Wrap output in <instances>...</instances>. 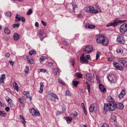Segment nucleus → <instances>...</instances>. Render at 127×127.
Segmentation results:
<instances>
[{"instance_id":"62","label":"nucleus","mask_w":127,"mask_h":127,"mask_svg":"<svg viewBox=\"0 0 127 127\" xmlns=\"http://www.w3.org/2000/svg\"><path fill=\"white\" fill-rule=\"evenodd\" d=\"M35 26L37 27H38L39 26V24L38 22H36L35 23Z\"/></svg>"},{"instance_id":"2","label":"nucleus","mask_w":127,"mask_h":127,"mask_svg":"<svg viewBox=\"0 0 127 127\" xmlns=\"http://www.w3.org/2000/svg\"><path fill=\"white\" fill-rule=\"evenodd\" d=\"M85 10L86 12L92 13L96 14L99 12L98 10L95 9L92 6L87 7Z\"/></svg>"},{"instance_id":"34","label":"nucleus","mask_w":127,"mask_h":127,"mask_svg":"<svg viewBox=\"0 0 127 127\" xmlns=\"http://www.w3.org/2000/svg\"><path fill=\"white\" fill-rule=\"evenodd\" d=\"M5 99H6V101L8 103V102H12V101L11 99L8 97H6Z\"/></svg>"},{"instance_id":"51","label":"nucleus","mask_w":127,"mask_h":127,"mask_svg":"<svg viewBox=\"0 0 127 127\" xmlns=\"http://www.w3.org/2000/svg\"><path fill=\"white\" fill-rule=\"evenodd\" d=\"M41 23L44 26H46L47 25L46 23L45 22L43 21H41Z\"/></svg>"},{"instance_id":"27","label":"nucleus","mask_w":127,"mask_h":127,"mask_svg":"<svg viewBox=\"0 0 127 127\" xmlns=\"http://www.w3.org/2000/svg\"><path fill=\"white\" fill-rule=\"evenodd\" d=\"M62 112L63 113L64 112L66 111V106L64 104H63L62 106Z\"/></svg>"},{"instance_id":"26","label":"nucleus","mask_w":127,"mask_h":127,"mask_svg":"<svg viewBox=\"0 0 127 127\" xmlns=\"http://www.w3.org/2000/svg\"><path fill=\"white\" fill-rule=\"evenodd\" d=\"M59 70L57 68H54L53 70V73L54 74L56 75L57 74V72H59Z\"/></svg>"},{"instance_id":"53","label":"nucleus","mask_w":127,"mask_h":127,"mask_svg":"<svg viewBox=\"0 0 127 127\" xmlns=\"http://www.w3.org/2000/svg\"><path fill=\"white\" fill-rule=\"evenodd\" d=\"M63 44L65 45H68V43L66 41L64 40L63 41Z\"/></svg>"},{"instance_id":"9","label":"nucleus","mask_w":127,"mask_h":127,"mask_svg":"<svg viewBox=\"0 0 127 127\" xmlns=\"http://www.w3.org/2000/svg\"><path fill=\"white\" fill-rule=\"evenodd\" d=\"M108 78L109 80L113 83H115L117 82V78L116 76L113 75L111 74L108 75Z\"/></svg>"},{"instance_id":"28","label":"nucleus","mask_w":127,"mask_h":127,"mask_svg":"<svg viewBox=\"0 0 127 127\" xmlns=\"http://www.w3.org/2000/svg\"><path fill=\"white\" fill-rule=\"evenodd\" d=\"M79 84V82L77 81H72V84L73 86H74L75 87H76L78 84Z\"/></svg>"},{"instance_id":"19","label":"nucleus","mask_w":127,"mask_h":127,"mask_svg":"<svg viewBox=\"0 0 127 127\" xmlns=\"http://www.w3.org/2000/svg\"><path fill=\"white\" fill-rule=\"evenodd\" d=\"M13 85L15 89L16 90L17 92H18L19 89L17 83L15 82H13Z\"/></svg>"},{"instance_id":"25","label":"nucleus","mask_w":127,"mask_h":127,"mask_svg":"<svg viewBox=\"0 0 127 127\" xmlns=\"http://www.w3.org/2000/svg\"><path fill=\"white\" fill-rule=\"evenodd\" d=\"M4 32L7 34H9L10 33V31L8 29V28L7 27L5 28L4 29Z\"/></svg>"},{"instance_id":"35","label":"nucleus","mask_w":127,"mask_h":127,"mask_svg":"<svg viewBox=\"0 0 127 127\" xmlns=\"http://www.w3.org/2000/svg\"><path fill=\"white\" fill-rule=\"evenodd\" d=\"M18 15L17 14H16L15 17V21L16 22L19 21L21 20V18L18 17Z\"/></svg>"},{"instance_id":"31","label":"nucleus","mask_w":127,"mask_h":127,"mask_svg":"<svg viewBox=\"0 0 127 127\" xmlns=\"http://www.w3.org/2000/svg\"><path fill=\"white\" fill-rule=\"evenodd\" d=\"M50 95L52 96L54 98L56 99H57L58 100L59 99L58 96L54 94L51 93L50 94Z\"/></svg>"},{"instance_id":"64","label":"nucleus","mask_w":127,"mask_h":127,"mask_svg":"<svg viewBox=\"0 0 127 127\" xmlns=\"http://www.w3.org/2000/svg\"><path fill=\"white\" fill-rule=\"evenodd\" d=\"M102 127H108L106 124H104Z\"/></svg>"},{"instance_id":"21","label":"nucleus","mask_w":127,"mask_h":127,"mask_svg":"<svg viewBox=\"0 0 127 127\" xmlns=\"http://www.w3.org/2000/svg\"><path fill=\"white\" fill-rule=\"evenodd\" d=\"M6 115V113L5 111H2L0 110V116L2 117L5 116Z\"/></svg>"},{"instance_id":"8","label":"nucleus","mask_w":127,"mask_h":127,"mask_svg":"<svg viewBox=\"0 0 127 127\" xmlns=\"http://www.w3.org/2000/svg\"><path fill=\"white\" fill-rule=\"evenodd\" d=\"M114 67H115L117 70H119L120 71L123 70V67L119 63L113 62V63Z\"/></svg>"},{"instance_id":"49","label":"nucleus","mask_w":127,"mask_h":127,"mask_svg":"<svg viewBox=\"0 0 127 127\" xmlns=\"http://www.w3.org/2000/svg\"><path fill=\"white\" fill-rule=\"evenodd\" d=\"M53 63L51 62H48V66L51 67L53 65Z\"/></svg>"},{"instance_id":"50","label":"nucleus","mask_w":127,"mask_h":127,"mask_svg":"<svg viewBox=\"0 0 127 127\" xmlns=\"http://www.w3.org/2000/svg\"><path fill=\"white\" fill-rule=\"evenodd\" d=\"M21 120L22 121V122L23 123L24 125H25L26 123V122L24 118L23 119H22Z\"/></svg>"},{"instance_id":"56","label":"nucleus","mask_w":127,"mask_h":127,"mask_svg":"<svg viewBox=\"0 0 127 127\" xmlns=\"http://www.w3.org/2000/svg\"><path fill=\"white\" fill-rule=\"evenodd\" d=\"M29 92L27 91H24L23 92V94L24 95H26L27 94H29Z\"/></svg>"},{"instance_id":"40","label":"nucleus","mask_w":127,"mask_h":127,"mask_svg":"<svg viewBox=\"0 0 127 127\" xmlns=\"http://www.w3.org/2000/svg\"><path fill=\"white\" fill-rule=\"evenodd\" d=\"M32 12V9H30L27 12V15H29L31 14Z\"/></svg>"},{"instance_id":"38","label":"nucleus","mask_w":127,"mask_h":127,"mask_svg":"<svg viewBox=\"0 0 127 127\" xmlns=\"http://www.w3.org/2000/svg\"><path fill=\"white\" fill-rule=\"evenodd\" d=\"M118 62L123 64V65L124 64H125L126 61L125 60H118Z\"/></svg>"},{"instance_id":"54","label":"nucleus","mask_w":127,"mask_h":127,"mask_svg":"<svg viewBox=\"0 0 127 127\" xmlns=\"http://www.w3.org/2000/svg\"><path fill=\"white\" fill-rule=\"evenodd\" d=\"M46 70L44 69H40L39 72H46Z\"/></svg>"},{"instance_id":"23","label":"nucleus","mask_w":127,"mask_h":127,"mask_svg":"<svg viewBox=\"0 0 127 127\" xmlns=\"http://www.w3.org/2000/svg\"><path fill=\"white\" fill-rule=\"evenodd\" d=\"M40 90L39 92V93H41L43 91V87L44 86V85L42 82H41L40 83Z\"/></svg>"},{"instance_id":"46","label":"nucleus","mask_w":127,"mask_h":127,"mask_svg":"<svg viewBox=\"0 0 127 127\" xmlns=\"http://www.w3.org/2000/svg\"><path fill=\"white\" fill-rule=\"evenodd\" d=\"M44 33V31L43 30H41L40 31L39 34L40 35H42Z\"/></svg>"},{"instance_id":"10","label":"nucleus","mask_w":127,"mask_h":127,"mask_svg":"<svg viewBox=\"0 0 127 127\" xmlns=\"http://www.w3.org/2000/svg\"><path fill=\"white\" fill-rule=\"evenodd\" d=\"M31 111L30 110V111L31 112L33 115L34 117H36L37 116H39L40 114L37 110H35L33 108H32V109H31Z\"/></svg>"},{"instance_id":"59","label":"nucleus","mask_w":127,"mask_h":127,"mask_svg":"<svg viewBox=\"0 0 127 127\" xmlns=\"http://www.w3.org/2000/svg\"><path fill=\"white\" fill-rule=\"evenodd\" d=\"M5 110L7 112H8L10 110V109L9 108L7 107L5 108Z\"/></svg>"},{"instance_id":"32","label":"nucleus","mask_w":127,"mask_h":127,"mask_svg":"<svg viewBox=\"0 0 127 127\" xmlns=\"http://www.w3.org/2000/svg\"><path fill=\"white\" fill-rule=\"evenodd\" d=\"M29 53L30 55H32V54H35L36 53V51L34 50H31L29 52Z\"/></svg>"},{"instance_id":"43","label":"nucleus","mask_w":127,"mask_h":127,"mask_svg":"<svg viewBox=\"0 0 127 127\" xmlns=\"http://www.w3.org/2000/svg\"><path fill=\"white\" fill-rule=\"evenodd\" d=\"M87 89L88 90V92H89V93H90L91 88L90 85L89 84H87Z\"/></svg>"},{"instance_id":"24","label":"nucleus","mask_w":127,"mask_h":127,"mask_svg":"<svg viewBox=\"0 0 127 127\" xmlns=\"http://www.w3.org/2000/svg\"><path fill=\"white\" fill-rule=\"evenodd\" d=\"M65 119L68 123L69 124L71 122L72 118L69 117H66Z\"/></svg>"},{"instance_id":"58","label":"nucleus","mask_w":127,"mask_h":127,"mask_svg":"<svg viewBox=\"0 0 127 127\" xmlns=\"http://www.w3.org/2000/svg\"><path fill=\"white\" fill-rule=\"evenodd\" d=\"M29 96V94H27L24 95V97L25 98L27 99L28 98Z\"/></svg>"},{"instance_id":"14","label":"nucleus","mask_w":127,"mask_h":127,"mask_svg":"<svg viewBox=\"0 0 127 127\" xmlns=\"http://www.w3.org/2000/svg\"><path fill=\"white\" fill-rule=\"evenodd\" d=\"M116 108L122 109L124 108L123 105L121 103H116Z\"/></svg>"},{"instance_id":"30","label":"nucleus","mask_w":127,"mask_h":127,"mask_svg":"<svg viewBox=\"0 0 127 127\" xmlns=\"http://www.w3.org/2000/svg\"><path fill=\"white\" fill-rule=\"evenodd\" d=\"M47 59L46 57L45 56H42L39 59L40 62H42L45 61V60Z\"/></svg>"},{"instance_id":"1","label":"nucleus","mask_w":127,"mask_h":127,"mask_svg":"<svg viewBox=\"0 0 127 127\" xmlns=\"http://www.w3.org/2000/svg\"><path fill=\"white\" fill-rule=\"evenodd\" d=\"M116 108V103L112 101L110 102L109 103L106 104V105L104 107V109L106 110L113 111L115 110Z\"/></svg>"},{"instance_id":"52","label":"nucleus","mask_w":127,"mask_h":127,"mask_svg":"<svg viewBox=\"0 0 127 127\" xmlns=\"http://www.w3.org/2000/svg\"><path fill=\"white\" fill-rule=\"evenodd\" d=\"M21 20L22 22H25V19L24 17H23L21 18Z\"/></svg>"},{"instance_id":"47","label":"nucleus","mask_w":127,"mask_h":127,"mask_svg":"<svg viewBox=\"0 0 127 127\" xmlns=\"http://www.w3.org/2000/svg\"><path fill=\"white\" fill-rule=\"evenodd\" d=\"M5 106V104L2 103L0 100V106L1 107H3Z\"/></svg>"},{"instance_id":"45","label":"nucleus","mask_w":127,"mask_h":127,"mask_svg":"<svg viewBox=\"0 0 127 127\" xmlns=\"http://www.w3.org/2000/svg\"><path fill=\"white\" fill-rule=\"evenodd\" d=\"M6 15L7 16L9 17L11 16V14L10 12L8 11L6 12Z\"/></svg>"},{"instance_id":"39","label":"nucleus","mask_w":127,"mask_h":127,"mask_svg":"<svg viewBox=\"0 0 127 127\" xmlns=\"http://www.w3.org/2000/svg\"><path fill=\"white\" fill-rule=\"evenodd\" d=\"M13 101H12V102H8V106L10 107H13L14 106V104L13 103Z\"/></svg>"},{"instance_id":"22","label":"nucleus","mask_w":127,"mask_h":127,"mask_svg":"<svg viewBox=\"0 0 127 127\" xmlns=\"http://www.w3.org/2000/svg\"><path fill=\"white\" fill-rule=\"evenodd\" d=\"M86 27L88 29H92L95 28V26L93 25L88 24L86 25Z\"/></svg>"},{"instance_id":"29","label":"nucleus","mask_w":127,"mask_h":127,"mask_svg":"<svg viewBox=\"0 0 127 127\" xmlns=\"http://www.w3.org/2000/svg\"><path fill=\"white\" fill-rule=\"evenodd\" d=\"M123 50L122 49L118 48L117 49V53H122L123 52Z\"/></svg>"},{"instance_id":"13","label":"nucleus","mask_w":127,"mask_h":127,"mask_svg":"<svg viewBox=\"0 0 127 127\" xmlns=\"http://www.w3.org/2000/svg\"><path fill=\"white\" fill-rule=\"evenodd\" d=\"M80 60L81 62L84 63L86 64H88L89 63L88 61L84 56H81L80 57Z\"/></svg>"},{"instance_id":"17","label":"nucleus","mask_w":127,"mask_h":127,"mask_svg":"<svg viewBox=\"0 0 127 127\" xmlns=\"http://www.w3.org/2000/svg\"><path fill=\"white\" fill-rule=\"evenodd\" d=\"M96 106V104H92L89 108L90 112H92L95 111L94 108Z\"/></svg>"},{"instance_id":"33","label":"nucleus","mask_w":127,"mask_h":127,"mask_svg":"<svg viewBox=\"0 0 127 127\" xmlns=\"http://www.w3.org/2000/svg\"><path fill=\"white\" fill-rule=\"evenodd\" d=\"M76 76L78 77L79 78H80L82 77V75L80 74V73L79 72L77 73H76Z\"/></svg>"},{"instance_id":"12","label":"nucleus","mask_w":127,"mask_h":127,"mask_svg":"<svg viewBox=\"0 0 127 127\" xmlns=\"http://www.w3.org/2000/svg\"><path fill=\"white\" fill-rule=\"evenodd\" d=\"M101 43L104 46L107 45L109 43V40L105 36Z\"/></svg>"},{"instance_id":"57","label":"nucleus","mask_w":127,"mask_h":127,"mask_svg":"<svg viewBox=\"0 0 127 127\" xmlns=\"http://www.w3.org/2000/svg\"><path fill=\"white\" fill-rule=\"evenodd\" d=\"M114 60V58H109L108 59V60L109 61H111Z\"/></svg>"},{"instance_id":"60","label":"nucleus","mask_w":127,"mask_h":127,"mask_svg":"<svg viewBox=\"0 0 127 127\" xmlns=\"http://www.w3.org/2000/svg\"><path fill=\"white\" fill-rule=\"evenodd\" d=\"M99 54L98 53V52H97L96 53V60H97L98 59V58L99 57Z\"/></svg>"},{"instance_id":"4","label":"nucleus","mask_w":127,"mask_h":127,"mask_svg":"<svg viewBox=\"0 0 127 127\" xmlns=\"http://www.w3.org/2000/svg\"><path fill=\"white\" fill-rule=\"evenodd\" d=\"M93 51V47L91 45L86 46L83 49V51L85 53L88 54L91 53Z\"/></svg>"},{"instance_id":"63","label":"nucleus","mask_w":127,"mask_h":127,"mask_svg":"<svg viewBox=\"0 0 127 127\" xmlns=\"http://www.w3.org/2000/svg\"><path fill=\"white\" fill-rule=\"evenodd\" d=\"M10 54L9 53H6L5 54V56L7 57H9L10 56Z\"/></svg>"},{"instance_id":"44","label":"nucleus","mask_w":127,"mask_h":127,"mask_svg":"<svg viewBox=\"0 0 127 127\" xmlns=\"http://www.w3.org/2000/svg\"><path fill=\"white\" fill-rule=\"evenodd\" d=\"M58 82L59 83L63 85H65V83L62 80H61L60 79L58 80Z\"/></svg>"},{"instance_id":"11","label":"nucleus","mask_w":127,"mask_h":127,"mask_svg":"<svg viewBox=\"0 0 127 127\" xmlns=\"http://www.w3.org/2000/svg\"><path fill=\"white\" fill-rule=\"evenodd\" d=\"M87 79L88 81L93 83L94 82L93 77L90 74H88L86 75Z\"/></svg>"},{"instance_id":"55","label":"nucleus","mask_w":127,"mask_h":127,"mask_svg":"<svg viewBox=\"0 0 127 127\" xmlns=\"http://www.w3.org/2000/svg\"><path fill=\"white\" fill-rule=\"evenodd\" d=\"M116 116L115 115H113L112 117L111 118L112 119H113H113L114 121H115L116 120Z\"/></svg>"},{"instance_id":"41","label":"nucleus","mask_w":127,"mask_h":127,"mask_svg":"<svg viewBox=\"0 0 127 127\" xmlns=\"http://www.w3.org/2000/svg\"><path fill=\"white\" fill-rule=\"evenodd\" d=\"M28 62L30 64H32L33 63V60L32 59H30L28 60Z\"/></svg>"},{"instance_id":"18","label":"nucleus","mask_w":127,"mask_h":127,"mask_svg":"<svg viewBox=\"0 0 127 127\" xmlns=\"http://www.w3.org/2000/svg\"><path fill=\"white\" fill-rule=\"evenodd\" d=\"M99 89L101 91L103 92H105L106 91V89L101 84H99Z\"/></svg>"},{"instance_id":"7","label":"nucleus","mask_w":127,"mask_h":127,"mask_svg":"<svg viewBox=\"0 0 127 127\" xmlns=\"http://www.w3.org/2000/svg\"><path fill=\"white\" fill-rule=\"evenodd\" d=\"M120 31L122 33L124 34L127 31V24H124L122 25L120 28Z\"/></svg>"},{"instance_id":"20","label":"nucleus","mask_w":127,"mask_h":127,"mask_svg":"<svg viewBox=\"0 0 127 127\" xmlns=\"http://www.w3.org/2000/svg\"><path fill=\"white\" fill-rule=\"evenodd\" d=\"M19 37V34L17 33H15L13 34V38L15 40H18Z\"/></svg>"},{"instance_id":"61","label":"nucleus","mask_w":127,"mask_h":127,"mask_svg":"<svg viewBox=\"0 0 127 127\" xmlns=\"http://www.w3.org/2000/svg\"><path fill=\"white\" fill-rule=\"evenodd\" d=\"M9 63L10 64H11L10 65L13 66L14 65V63L12 62V61H9Z\"/></svg>"},{"instance_id":"6","label":"nucleus","mask_w":127,"mask_h":127,"mask_svg":"<svg viewBox=\"0 0 127 127\" xmlns=\"http://www.w3.org/2000/svg\"><path fill=\"white\" fill-rule=\"evenodd\" d=\"M117 42L121 44H124L125 40L124 39L123 35L121 34H119L118 35L117 38Z\"/></svg>"},{"instance_id":"5","label":"nucleus","mask_w":127,"mask_h":127,"mask_svg":"<svg viewBox=\"0 0 127 127\" xmlns=\"http://www.w3.org/2000/svg\"><path fill=\"white\" fill-rule=\"evenodd\" d=\"M105 36L103 34H99L95 36L96 42L99 43H101L103 40Z\"/></svg>"},{"instance_id":"16","label":"nucleus","mask_w":127,"mask_h":127,"mask_svg":"<svg viewBox=\"0 0 127 127\" xmlns=\"http://www.w3.org/2000/svg\"><path fill=\"white\" fill-rule=\"evenodd\" d=\"M126 94L125 90H122L119 95V97L120 99L122 98Z\"/></svg>"},{"instance_id":"42","label":"nucleus","mask_w":127,"mask_h":127,"mask_svg":"<svg viewBox=\"0 0 127 127\" xmlns=\"http://www.w3.org/2000/svg\"><path fill=\"white\" fill-rule=\"evenodd\" d=\"M29 67L28 66H26L25 68V73H27L29 70Z\"/></svg>"},{"instance_id":"3","label":"nucleus","mask_w":127,"mask_h":127,"mask_svg":"<svg viewBox=\"0 0 127 127\" xmlns=\"http://www.w3.org/2000/svg\"><path fill=\"white\" fill-rule=\"evenodd\" d=\"M124 21L125 20H119L116 19L114 21V22H110L107 25H106V26L107 27H109V26H112L113 27H115L118 25L119 23L124 22Z\"/></svg>"},{"instance_id":"48","label":"nucleus","mask_w":127,"mask_h":127,"mask_svg":"<svg viewBox=\"0 0 127 127\" xmlns=\"http://www.w3.org/2000/svg\"><path fill=\"white\" fill-rule=\"evenodd\" d=\"M71 64L73 66H74V60L73 59H71Z\"/></svg>"},{"instance_id":"37","label":"nucleus","mask_w":127,"mask_h":127,"mask_svg":"<svg viewBox=\"0 0 127 127\" xmlns=\"http://www.w3.org/2000/svg\"><path fill=\"white\" fill-rule=\"evenodd\" d=\"M20 26L19 24H14L12 25V27L13 28H15V27L18 28Z\"/></svg>"},{"instance_id":"15","label":"nucleus","mask_w":127,"mask_h":127,"mask_svg":"<svg viewBox=\"0 0 127 127\" xmlns=\"http://www.w3.org/2000/svg\"><path fill=\"white\" fill-rule=\"evenodd\" d=\"M5 79V74H2L1 75L0 77V83L3 84L4 83V80Z\"/></svg>"},{"instance_id":"36","label":"nucleus","mask_w":127,"mask_h":127,"mask_svg":"<svg viewBox=\"0 0 127 127\" xmlns=\"http://www.w3.org/2000/svg\"><path fill=\"white\" fill-rule=\"evenodd\" d=\"M66 95L71 96L72 95V94L70 93L69 91L67 90L65 93Z\"/></svg>"}]
</instances>
